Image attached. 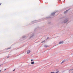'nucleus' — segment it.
<instances>
[{
	"label": "nucleus",
	"mask_w": 73,
	"mask_h": 73,
	"mask_svg": "<svg viewBox=\"0 0 73 73\" xmlns=\"http://www.w3.org/2000/svg\"><path fill=\"white\" fill-rule=\"evenodd\" d=\"M68 21H69V20L68 19H65L64 21V23H67Z\"/></svg>",
	"instance_id": "nucleus-1"
},
{
	"label": "nucleus",
	"mask_w": 73,
	"mask_h": 73,
	"mask_svg": "<svg viewBox=\"0 0 73 73\" xmlns=\"http://www.w3.org/2000/svg\"><path fill=\"white\" fill-rule=\"evenodd\" d=\"M64 43V41H61L59 42V44H63Z\"/></svg>",
	"instance_id": "nucleus-2"
},
{
	"label": "nucleus",
	"mask_w": 73,
	"mask_h": 73,
	"mask_svg": "<svg viewBox=\"0 0 73 73\" xmlns=\"http://www.w3.org/2000/svg\"><path fill=\"white\" fill-rule=\"evenodd\" d=\"M31 52V51L30 50H28L27 51V54H29Z\"/></svg>",
	"instance_id": "nucleus-3"
},
{
	"label": "nucleus",
	"mask_w": 73,
	"mask_h": 73,
	"mask_svg": "<svg viewBox=\"0 0 73 73\" xmlns=\"http://www.w3.org/2000/svg\"><path fill=\"white\" fill-rule=\"evenodd\" d=\"M69 9L66 10V11L64 12V13H67V12H68V11H69Z\"/></svg>",
	"instance_id": "nucleus-4"
},
{
	"label": "nucleus",
	"mask_w": 73,
	"mask_h": 73,
	"mask_svg": "<svg viewBox=\"0 0 73 73\" xmlns=\"http://www.w3.org/2000/svg\"><path fill=\"white\" fill-rule=\"evenodd\" d=\"M51 15H52V16H54V13H52Z\"/></svg>",
	"instance_id": "nucleus-5"
},
{
	"label": "nucleus",
	"mask_w": 73,
	"mask_h": 73,
	"mask_svg": "<svg viewBox=\"0 0 73 73\" xmlns=\"http://www.w3.org/2000/svg\"><path fill=\"white\" fill-rule=\"evenodd\" d=\"M44 46L46 47V48H47V47H48V46L47 45H44Z\"/></svg>",
	"instance_id": "nucleus-6"
},
{
	"label": "nucleus",
	"mask_w": 73,
	"mask_h": 73,
	"mask_svg": "<svg viewBox=\"0 0 73 73\" xmlns=\"http://www.w3.org/2000/svg\"><path fill=\"white\" fill-rule=\"evenodd\" d=\"M35 64V62H31V64Z\"/></svg>",
	"instance_id": "nucleus-7"
},
{
	"label": "nucleus",
	"mask_w": 73,
	"mask_h": 73,
	"mask_svg": "<svg viewBox=\"0 0 73 73\" xmlns=\"http://www.w3.org/2000/svg\"><path fill=\"white\" fill-rule=\"evenodd\" d=\"M64 60H63V61H62V62L61 64H62L63 63H64Z\"/></svg>",
	"instance_id": "nucleus-8"
},
{
	"label": "nucleus",
	"mask_w": 73,
	"mask_h": 73,
	"mask_svg": "<svg viewBox=\"0 0 73 73\" xmlns=\"http://www.w3.org/2000/svg\"><path fill=\"white\" fill-rule=\"evenodd\" d=\"M33 61H34V60H33V59H32V60H31V62H32Z\"/></svg>",
	"instance_id": "nucleus-9"
},
{
	"label": "nucleus",
	"mask_w": 73,
	"mask_h": 73,
	"mask_svg": "<svg viewBox=\"0 0 73 73\" xmlns=\"http://www.w3.org/2000/svg\"><path fill=\"white\" fill-rule=\"evenodd\" d=\"M73 70V69H72L70 70H70Z\"/></svg>",
	"instance_id": "nucleus-10"
},
{
	"label": "nucleus",
	"mask_w": 73,
	"mask_h": 73,
	"mask_svg": "<svg viewBox=\"0 0 73 73\" xmlns=\"http://www.w3.org/2000/svg\"><path fill=\"white\" fill-rule=\"evenodd\" d=\"M58 72H59V71H57V72H56V73H58Z\"/></svg>",
	"instance_id": "nucleus-11"
},
{
	"label": "nucleus",
	"mask_w": 73,
	"mask_h": 73,
	"mask_svg": "<svg viewBox=\"0 0 73 73\" xmlns=\"http://www.w3.org/2000/svg\"><path fill=\"white\" fill-rule=\"evenodd\" d=\"M15 69H14V70H13V71H15Z\"/></svg>",
	"instance_id": "nucleus-12"
},
{
	"label": "nucleus",
	"mask_w": 73,
	"mask_h": 73,
	"mask_svg": "<svg viewBox=\"0 0 73 73\" xmlns=\"http://www.w3.org/2000/svg\"><path fill=\"white\" fill-rule=\"evenodd\" d=\"M25 37V36H24V37H23V38H24Z\"/></svg>",
	"instance_id": "nucleus-13"
},
{
	"label": "nucleus",
	"mask_w": 73,
	"mask_h": 73,
	"mask_svg": "<svg viewBox=\"0 0 73 73\" xmlns=\"http://www.w3.org/2000/svg\"><path fill=\"white\" fill-rule=\"evenodd\" d=\"M1 3H0V5H1Z\"/></svg>",
	"instance_id": "nucleus-14"
},
{
	"label": "nucleus",
	"mask_w": 73,
	"mask_h": 73,
	"mask_svg": "<svg viewBox=\"0 0 73 73\" xmlns=\"http://www.w3.org/2000/svg\"><path fill=\"white\" fill-rule=\"evenodd\" d=\"M44 42V41L42 42Z\"/></svg>",
	"instance_id": "nucleus-15"
},
{
	"label": "nucleus",
	"mask_w": 73,
	"mask_h": 73,
	"mask_svg": "<svg viewBox=\"0 0 73 73\" xmlns=\"http://www.w3.org/2000/svg\"><path fill=\"white\" fill-rule=\"evenodd\" d=\"M1 72V70H0V72Z\"/></svg>",
	"instance_id": "nucleus-16"
},
{
	"label": "nucleus",
	"mask_w": 73,
	"mask_h": 73,
	"mask_svg": "<svg viewBox=\"0 0 73 73\" xmlns=\"http://www.w3.org/2000/svg\"><path fill=\"white\" fill-rule=\"evenodd\" d=\"M0 66H1L0 65Z\"/></svg>",
	"instance_id": "nucleus-17"
},
{
	"label": "nucleus",
	"mask_w": 73,
	"mask_h": 73,
	"mask_svg": "<svg viewBox=\"0 0 73 73\" xmlns=\"http://www.w3.org/2000/svg\"><path fill=\"white\" fill-rule=\"evenodd\" d=\"M33 22L32 23H33Z\"/></svg>",
	"instance_id": "nucleus-18"
},
{
	"label": "nucleus",
	"mask_w": 73,
	"mask_h": 73,
	"mask_svg": "<svg viewBox=\"0 0 73 73\" xmlns=\"http://www.w3.org/2000/svg\"><path fill=\"white\" fill-rule=\"evenodd\" d=\"M65 0H64V1H65Z\"/></svg>",
	"instance_id": "nucleus-19"
}]
</instances>
